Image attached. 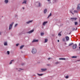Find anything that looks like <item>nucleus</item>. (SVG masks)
Wrapping results in <instances>:
<instances>
[{"label": "nucleus", "instance_id": "obj_1", "mask_svg": "<svg viewBox=\"0 0 80 80\" xmlns=\"http://www.w3.org/2000/svg\"><path fill=\"white\" fill-rule=\"evenodd\" d=\"M32 54H35L37 53V49L35 48H33L32 50Z\"/></svg>", "mask_w": 80, "mask_h": 80}, {"label": "nucleus", "instance_id": "obj_2", "mask_svg": "<svg viewBox=\"0 0 80 80\" xmlns=\"http://www.w3.org/2000/svg\"><path fill=\"white\" fill-rule=\"evenodd\" d=\"M77 18H70V20H71L72 22H73V21H77Z\"/></svg>", "mask_w": 80, "mask_h": 80}, {"label": "nucleus", "instance_id": "obj_3", "mask_svg": "<svg viewBox=\"0 0 80 80\" xmlns=\"http://www.w3.org/2000/svg\"><path fill=\"white\" fill-rule=\"evenodd\" d=\"M14 23V22H12L11 23V24H10L9 26V30H11L12 29V26L13 25V24Z\"/></svg>", "mask_w": 80, "mask_h": 80}, {"label": "nucleus", "instance_id": "obj_4", "mask_svg": "<svg viewBox=\"0 0 80 80\" xmlns=\"http://www.w3.org/2000/svg\"><path fill=\"white\" fill-rule=\"evenodd\" d=\"M73 45H72V49H73V50H75V48H77V44H73Z\"/></svg>", "mask_w": 80, "mask_h": 80}, {"label": "nucleus", "instance_id": "obj_5", "mask_svg": "<svg viewBox=\"0 0 80 80\" xmlns=\"http://www.w3.org/2000/svg\"><path fill=\"white\" fill-rule=\"evenodd\" d=\"M38 7H41L42 6V3H40V2H38Z\"/></svg>", "mask_w": 80, "mask_h": 80}, {"label": "nucleus", "instance_id": "obj_6", "mask_svg": "<svg viewBox=\"0 0 80 80\" xmlns=\"http://www.w3.org/2000/svg\"><path fill=\"white\" fill-rule=\"evenodd\" d=\"M33 31H34V30H31V31H28V32H27V33H29V34H30L32 33V32H33Z\"/></svg>", "mask_w": 80, "mask_h": 80}, {"label": "nucleus", "instance_id": "obj_7", "mask_svg": "<svg viewBox=\"0 0 80 80\" xmlns=\"http://www.w3.org/2000/svg\"><path fill=\"white\" fill-rule=\"evenodd\" d=\"M38 42V39H34L32 42V43H33V42Z\"/></svg>", "mask_w": 80, "mask_h": 80}, {"label": "nucleus", "instance_id": "obj_8", "mask_svg": "<svg viewBox=\"0 0 80 80\" xmlns=\"http://www.w3.org/2000/svg\"><path fill=\"white\" fill-rule=\"evenodd\" d=\"M41 70H42V71H40V72H45V71L47 70V68H45V69L41 68Z\"/></svg>", "mask_w": 80, "mask_h": 80}, {"label": "nucleus", "instance_id": "obj_9", "mask_svg": "<svg viewBox=\"0 0 80 80\" xmlns=\"http://www.w3.org/2000/svg\"><path fill=\"white\" fill-rule=\"evenodd\" d=\"M80 9V4H79L78 5V7L77 8V10H79Z\"/></svg>", "mask_w": 80, "mask_h": 80}, {"label": "nucleus", "instance_id": "obj_10", "mask_svg": "<svg viewBox=\"0 0 80 80\" xmlns=\"http://www.w3.org/2000/svg\"><path fill=\"white\" fill-rule=\"evenodd\" d=\"M27 0H24L23 1V2H22V3H25V4H27Z\"/></svg>", "mask_w": 80, "mask_h": 80}, {"label": "nucleus", "instance_id": "obj_11", "mask_svg": "<svg viewBox=\"0 0 80 80\" xmlns=\"http://www.w3.org/2000/svg\"><path fill=\"white\" fill-rule=\"evenodd\" d=\"M32 22H33L32 20L29 21L28 22H26V23H27V24H28V23H31Z\"/></svg>", "mask_w": 80, "mask_h": 80}, {"label": "nucleus", "instance_id": "obj_12", "mask_svg": "<svg viewBox=\"0 0 80 80\" xmlns=\"http://www.w3.org/2000/svg\"><path fill=\"white\" fill-rule=\"evenodd\" d=\"M65 38L66 40V41H68V40H69V37H68V36H66L65 37Z\"/></svg>", "mask_w": 80, "mask_h": 80}, {"label": "nucleus", "instance_id": "obj_13", "mask_svg": "<svg viewBox=\"0 0 80 80\" xmlns=\"http://www.w3.org/2000/svg\"><path fill=\"white\" fill-rule=\"evenodd\" d=\"M47 9H45L44 10V13L45 14L47 13Z\"/></svg>", "mask_w": 80, "mask_h": 80}, {"label": "nucleus", "instance_id": "obj_14", "mask_svg": "<svg viewBox=\"0 0 80 80\" xmlns=\"http://www.w3.org/2000/svg\"><path fill=\"white\" fill-rule=\"evenodd\" d=\"M47 22H44L43 23H42V25H43V26H45V24H46V23H47Z\"/></svg>", "mask_w": 80, "mask_h": 80}, {"label": "nucleus", "instance_id": "obj_15", "mask_svg": "<svg viewBox=\"0 0 80 80\" xmlns=\"http://www.w3.org/2000/svg\"><path fill=\"white\" fill-rule=\"evenodd\" d=\"M5 3L7 4V3H8V0H4Z\"/></svg>", "mask_w": 80, "mask_h": 80}, {"label": "nucleus", "instance_id": "obj_16", "mask_svg": "<svg viewBox=\"0 0 80 80\" xmlns=\"http://www.w3.org/2000/svg\"><path fill=\"white\" fill-rule=\"evenodd\" d=\"M51 16H52V13H50V14H49V15L48 16V18H50V17H51Z\"/></svg>", "mask_w": 80, "mask_h": 80}, {"label": "nucleus", "instance_id": "obj_17", "mask_svg": "<svg viewBox=\"0 0 80 80\" xmlns=\"http://www.w3.org/2000/svg\"><path fill=\"white\" fill-rule=\"evenodd\" d=\"M47 42H48V39H45V41L44 42V43H47Z\"/></svg>", "mask_w": 80, "mask_h": 80}, {"label": "nucleus", "instance_id": "obj_18", "mask_svg": "<svg viewBox=\"0 0 80 80\" xmlns=\"http://www.w3.org/2000/svg\"><path fill=\"white\" fill-rule=\"evenodd\" d=\"M73 45V43H70L69 44L68 47H70L71 46V45Z\"/></svg>", "mask_w": 80, "mask_h": 80}, {"label": "nucleus", "instance_id": "obj_19", "mask_svg": "<svg viewBox=\"0 0 80 80\" xmlns=\"http://www.w3.org/2000/svg\"><path fill=\"white\" fill-rule=\"evenodd\" d=\"M23 47H24V45H23L21 46L20 47V49H22Z\"/></svg>", "mask_w": 80, "mask_h": 80}, {"label": "nucleus", "instance_id": "obj_20", "mask_svg": "<svg viewBox=\"0 0 80 80\" xmlns=\"http://www.w3.org/2000/svg\"><path fill=\"white\" fill-rule=\"evenodd\" d=\"M74 24L75 25H77L78 24V22H77L76 21L74 22Z\"/></svg>", "mask_w": 80, "mask_h": 80}, {"label": "nucleus", "instance_id": "obj_21", "mask_svg": "<svg viewBox=\"0 0 80 80\" xmlns=\"http://www.w3.org/2000/svg\"><path fill=\"white\" fill-rule=\"evenodd\" d=\"M43 35H44V33L41 32V36H43Z\"/></svg>", "mask_w": 80, "mask_h": 80}, {"label": "nucleus", "instance_id": "obj_22", "mask_svg": "<svg viewBox=\"0 0 80 80\" xmlns=\"http://www.w3.org/2000/svg\"><path fill=\"white\" fill-rule=\"evenodd\" d=\"M4 45L5 46H7V42H5L4 43Z\"/></svg>", "mask_w": 80, "mask_h": 80}, {"label": "nucleus", "instance_id": "obj_23", "mask_svg": "<svg viewBox=\"0 0 80 80\" xmlns=\"http://www.w3.org/2000/svg\"><path fill=\"white\" fill-rule=\"evenodd\" d=\"M59 60H66V59L65 58H60L59 59Z\"/></svg>", "mask_w": 80, "mask_h": 80}, {"label": "nucleus", "instance_id": "obj_24", "mask_svg": "<svg viewBox=\"0 0 80 80\" xmlns=\"http://www.w3.org/2000/svg\"><path fill=\"white\" fill-rule=\"evenodd\" d=\"M38 75L39 76H42V75H43V74H39L38 73Z\"/></svg>", "mask_w": 80, "mask_h": 80}, {"label": "nucleus", "instance_id": "obj_25", "mask_svg": "<svg viewBox=\"0 0 80 80\" xmlns=\"http://www.w3.org/2000/svg\"><path fill=\"white\" fill-rule=\"evenodd\" d=\"M74 13H78L77 10H74L73 12Z\"/></svg>", "mask_w": 80, "mask_h": 80}, {"label": "nucleus", "instance_id": "obj_26", "mask_svg": "<svg viewBox=\"0 0 80 80\" xmlns=\"http://www.w3.org/2000/svg\"><path fill=\"white\" fill-rule=\"evenodd\" d=\"M72 58H77V56H72Z\"/></svg>", "mask_w": 80, "mask_h": 80}, {"label": "nucleus", "instance_id": "obj_27", "mask_svg": "<svg viewBox=\"0 0 80 80\" xmlns=\"http://www.w3.org/2000/svg\"><path fill=\"white\" fill-rule=\"evenodd\" d=\"M13 60H12L11 61L10 63V64H12V62H13Z\"/></svg>", "mask_w": 80, "mask_h": 80}, {"label": "nucleus", "instance_id": "obj_28", "mask_svg": "<svg viewBox=\"0 0 80 80\" xmlns=\"http://www.w3.org/2000/svg\"><path fill=\"white\" fill-rule=\"evenodd\" d=\"M62 41H65V38H63L62 39Z\"/></svg>", "mask_w": 80, "mask_h": 80}, {"label": "nucleus", "instance_id": "obj_29", "mask_svg": "<svg viewBox=\"0 0 80 80\" xmlns=\"http://www.w3.org/2000/svg\"><path fill=\"white\" fill-rule=\"evenodd\" d=\"M17 25H18V24H16L14 26V27H17Z\"/></svg>", "mask_w": 80, "mask_h": 80}, {"label": "nucleus", "instance_id": "obj_30", "mask_svg": "<svg viewBox=\"0 0 80 80\" xmlns=\"http://www.w3.org/2000/svg\"><path fill=\"white\" fill-rule=\"evenodd\" d=\"M7 52V54H8V55H10V51H8Z\"/></svg>", "mask_w": 80, "mask_h": 80}, {"label": "nucleus", "instance_id": "obj_31", "mask_svg": "<svg viewBox=\"0 0 80 80\" xmlns=\"http://www.w3.org/2000/svg\"><path fill=\"white\" fill-rule=\"evenodd\" d=\"M74 30H75V28H72V31H74Z\"/></svg>", "mask_w": 80, "mask_h": 80}, {"label": "nucleus", "instance_id": "obj_32", "mask_svg": "<svg viewBox=\"0 0 80 80\" xmlns=\"http://www.w3.org/2000/svg\"><path fill=\"white\" fill-rule=\"evenodd\" d=\"M70 13H72V15H73V12H72V10H70Z\"/></svg>", "mask_w": 80, "mask_h": 80}, {"label": "nucleus", "instance_id": "obj_33", "mask_svg": "<svg viewBox=\"0 0 80 80\" xmlns=\"http://www.w3.org/2000/svg\"><path fill=\"white\" fill-rule=\"evenodd\" d=\"M68 76L67 75L65 77L66 78H68Z\"/></svg>", "mask_w": 80, "mask_h": 80}, {"label": "nucleus", "instance_id": "obj_34", "mask_svg": "<svg viewBox=\"0 0 80 80\" xmlns=\"http://www.w3.org/2000/svg\"><path fill=\"white\" fill-rule=\"evenodd\" d=\"M58 35H59V36H62V34L60 33H59L58 34Z\"/></svg>", "mask_w": 80, "mask_h": 80}, {"label": "nucleus", "instance_id": "obj_35", "mask_svg": "<svg viewBox=\"0 0 80 80\" xmlns=\"http://www.w3.org/2000/svg\"><path fill=\"white\" fill-rule=\"evenodd\" d=\"M47 66H50V64H47Z\"/></svg>", "mask_w": 80, "mask_h": 80}, {"label": "nucleus", "instance_id": "obj_36", "mask_svg": "<svg viewBox=\"0 0 80 80\" xmlns=\"http://www.w3.org/2000/svg\"><path fill=\"white\" fill-rule=\"evenodd\" d=\"M58 63H59V62H55L56 64H58Z\"/></svg>", "mask_w": 80, "mask_h": 80}, {"label": "nucleus", "instance_id": "obj_37", "mask_svg": "<svg viewBox=\"0 0 80 80\" xmlns=\"http://www.w3.org/2000/svg\"><path fill=\"white\" fill-rule=\"evenodd\" d=\"M19 70H23V69L22 68H19Z\"/></svg>", "mask_w": 80, "mask_h": 80}, {"label": "nucleus", "instance_id": "obj_38", "mask_svg": "<svg viewBox=\"0 0 80 80\" xmlns=\"http://www.w3.org/2000/svg\"><path fill=\"white\" fill-rule=\"evenodd\" d=\"M18 45H19V44H16V46H17V47H18Z\"/></svg>", "mask_w": 80, "mask_h": 80}, {"label": "nucleus", "instance_id": "obj_39", "mask_svg": "<svg viewBox=\"0 0 80 80\" xmlns=\"http://www.w3.org/2000/svg\"><path fill=\"white\" fill-rule=\"evenodd\" d=\"M18 17V15H17V14H16L15 15V17Z\"/></svg>", "mask_w": 80, "mask_h": 80}, {"label": "nucleus", "instance_id": "obj_40", "mask_svg": "<svg viewBox=\"0 0 80 80\" xmlns=\"http://www.w3.org/2000/svg\"><path fill=\"white\" fill-rule=\"evenodd\" d=\"M24 64H25L24 63H22L21 65H24Z\"/></svg>", "mask_w": 80, "mask_h": 80}, {"label": "nucleus", "instance_id": "obj_41", "mask_svg": "<svg viewBox=\"0 0 80 80\" xmlns=\"http://www.w3.org/2000/svg\"><path fill=\"white\" fill-rule=\"evenodd\" d=\"M54 1L55 2H57V0H54Z\"/></svg>", "mask_w": 80, "mask_h": 80}, {"label": "nucleus", "instance_id": "obj_42", "mask_svg": "<svg viewBox=\"0 0 80 80\" xmlns=\"http://www.w3.org/2000/svg\"><path fill=\"white\" fill-rule=\"evenodd\" d=\"M50 58H48V60H50Z\"/></svg>", "mask_w": 80, "mask_h": 80}, {"label": "nucleus", "instance_id": "obj_43", "mask_svg": "<svg viewBox=\"0 0 80 80\" xmlns=\"http://www.w3.org/2000/svg\"><path fill=\"white\" fill-rule=\"evenodd\" d=\"M18 72H21V70H18Z\"/></svg>", "mask_w": 80, "mask_h": 80}, {"label": "nucleus", "instance_id": "obj_44", "mask_svg": "<svg viewBox=\"0 0 80 80\" xmlns=\"http://www.w3.org/2000/svg\"><path fill=\"white\" fill-rule=\"evenodd\" d=\"M22 9H25V8L23 7V8H22Z\"/></svg>", "mask_w": 80, "mask_h": 80}, {"label": "nucleus", "instance_id": "obj_45", "mask_svg": "<svg viewBox=\"0 0 80 80\" xmlns=\"http://www.w3.org/2000/svg\"><path fill=\"white\" fill-rule=\"evenodd\" d=\"M58 42H60V41H59V40H58Z\"/></svg>", "mask_w": 80, "mask_h": 80}, {"label": "nucleus", "instance_id": "obj_46", "mask_svg": "<svg viewBox=\"0 0 80 80\" xmlns=\"http://www.w3.org/2000/svg\"><path fill=\"white\" fill-rule=\"evenodd\" d=\"M48 1V2H50V0H47Z\"/></svg>", "mask_w": 80, "mask_h": 80}, {"label": "nucleus", "instance_id": "obj_47", "mask_svg": "<svg viewBox=\"0 0 80 80\" xmlns=\"http://www.w3.org/2000/svg\"><path fill=\"white\" fill-rule=\"evenodd\" d=\"M79 61H80V60H79L77 61L78 62H79Z\"/></svg>", "mask_w": 80, "mask_h": 80}, {"label": "nucleus", "instance_id": "obj_48", "mask_svg": "<svg viewBox=\"0 0 80 80\" xmlns=\"http://www.w3.org/2000/svg\"><path fill=\"white\" fill-rule=\"evenodd\" d=\"M77 30V28H76V29H75V30Z\"/></svg>", "mask_w": 80, "mask_h": 80}, {"label": "nucleus", "instance_id": "obj_49", "mask_svg": "<svg viewBox=\"0 0 80 80\" xmlns=\"http://www.w3.org/2000/svg\"><path fill=\"white\" fill-rule=\"evenodd\" d=\"M16 70H18V68H16Z\"/></svg>", "mask_w": 80, "mask_h": 80}, {"label": "nucleus", "instance_id": "obj_50", "mask_svg": "<svg viewBox=\"0 0 80 80\" xmlns=\"http://www.w3.org/2000/svg\"><path fill=\"white\" fill-rule=\"evenodd\" d=\"M79 49H80V47H79ZM79 50L80 51V49H79Z\"/></svg>", "mask_w": 80, "mask_h": 80}, {"label": "nucleus", "instance_id": "obj_51", "mask_svg": "<svg viewBox=\"0 0 80 80\" xmlns=\"http://www.w3.org/2000/svg\"><path fill=\"white\" fill-rule=\"evenodd\" d=\"M1 35V32H0V35Z\"/></svg>", "mask_w": 80, "mask_h": 80}, {"label": "nucleus", "instance_id": "obj_52", "mask_svg": "<svg viewBox=\"0 0 80 80\" xmlns=\"http://www.w3.org/2000/svg\"><path fill=\"white\" fill-rule=\"evenodd\" d=\"M79 46H80V43L79 44Z\"/></svg>", "mask_w": 80, "mask_h": 80}, {"label": "nucleus", "instance_id": "obj_53", "mask_svg": "<svg viewBox=\"0 0 80 80\" xmlns=\"http://www.w3.org/2000/svg\"><path fill=\"white\" fill-rule=\"evenodd\" d=\"M19 35H22V34H19Z\"/></svg>", "mask_w": 80, "mask_h": 80}]
</instances>
